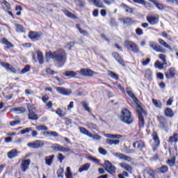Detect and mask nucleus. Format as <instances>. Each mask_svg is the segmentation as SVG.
I'll return each instance as SVG.
<instances>
[{"instance_id": "nucleus-1", "label": "nucleus", "mask_w": 178, "mask_h": 178, "mask_svg": "<svg viewBox=\"0 0 178 178\" xmlns=\"http://www.w3.org/2000/svg\"><path fill=\"white\" fill-rule=\"evenodd\" d=\"M126 92L129 95V97L132 98L134 102L136 104V111L138 113L139 124L142 127H144V124H145L144 118L147 116V113L145 112L144 108H143L141 105H140V101H138V99L136 97V96L134 95V93L131 91V89L130 88H126Z\"/></svg>"}, {"instance_id": "nucleus-2", "label": "nucleus", "mask_w": 178, "mask_h": 178, "mask_svg": "<svg viewBox=\"0 0 178 178\" xmlns=\"http://www.w3.org/2000/svg\"><path fill=\"white\" fill-rule=\"evenodd\" d=\"M46 58L55 59L59 63H64V62H66V53L63 49H58L54 52L47 51L46 52Z\"/></svg>"}, {"instance_id": "nucleus-3", "label": "nucleus", "mask_w": 178, "mask_h": 178, "mask_svg": "<svg viewBox=\"0 0 178 178\" xmlns=\"http://www.w3.org/2000/svg\"><path fill=\"white\" fill-rule=\"evenodd\" d=\"M120 119L122 123H125L126 124H131L134 122L133 116H131V113L127 108L122 110Z\"/></svg>"}, {"instance_id": "nucleus-4", "label": "nucleus", "mask_w": 178, "mask_h": 178, "mask_svg": "<svg viewBox=\"0 0 178 178\" xmlns=\"http://www.w3.org/2000/svg\"><path fill=\"white\" fill-rule=\"evenodd\" d=\"M125 48H127V49H130L134 52V54H138L140 52V49H138V46H137V44L134 43L132 41H125L124 44Z\"/></svg>"}, {"instance_id": "nucleus-5", "label": "nucleus", "mask_w": 178, "mask_h": 178, "mask_svg": "<svg viewBox=\"0 0 178 178\" xmlns=\"http://www.w3.org/2000/svg\"><path fill=\"white\" fill-rule=\"evenodd\" d=\"M28 106V118L29 119H31V120H38V117L37 116V114H35V107H34V105L29 104L27 105Z\"/></svg>"}, {"instance_id": "nucleus-6", "label": "nucleus", "mask_w": 178, "mask_h": 178, "mask_svg": "<svg viewBox=\"0 0 178 178\" xmlns=\"http://www.w3.org/2000/svg\"><path fill=\"white\" fill-rule=\"evenodd\" d=\"M149 46L155 52H160L161 54H166V49H163L161 45L155 42H149Z\"/></svg>"}, {"instance_id": "nucleus-7", "label": "nucleus", "mask_w": 178, "mask_h": 178, "mask_svg": "<svg viewBox=\"0 0 178 178\" xmlns=\"http://www.w3.org/2000/svg\"><path fill=\"white\" fill-rule=\"evenodd\" d=\"M51 148L54 151H59L60 152H70L72 151L69 147L66 145L62 146L59 144L53 145Z\"/></svg>"}, {"instance_id": "nucleus-8", "label": "nucleus", "mask_w": 178, "mask_h": 178, "mask_svg": "<svg viewBox=\"0 0 178 178\" xmlns=\"http://www.w3.org/2000/svg\"><path fill=\"white\" fill-rule=\"evenodd\" d=\"M27 145L29 147V148L37 149L41 148V147H44V143L42 140H35L33 143H28Z\"/></svg>"}, {"instance_id": "nucleus-9", "label": "nucleus", "mask_w": 178, "mask_h": 178, "mask_svg": "<svg viewBox=\"0 0 178 178\" xmlns=\"http://www.w3.org/2000/svg\"><path fill=\"white\" fill-rule=\"evenodd\" d=\"M105 165L106 170H107L108 173H111V175H113V173H116V167L112 165V163H110L109 161H105Z\"/></svg>"}, {"instance_id": "nucleus-10", "label": "nucleus", "mask_w": 178, "mask_h": 178, "mask_svg": "<svg viewBox=\"0 0 178 178\" xmlns=\"http://www.w3.org/2000/svg\"><path fill=\"white\" fill-rule=\"evenodd\" d=\"M79 73L82 74V76H86L88 77H92L94 74H98V73L94 72V71L90 69H81Z\"/></svg>"}, {"instance_id": "nucleus-11", "label": "nucleus", "mask_w": 178, "mask_h": 178, "mask_svg": "<svg viewBox=\"0 0 178 178\" xmlns=\"http://www.w3.org/2000/svg\"><path fill=\"white\" fill-rule=\"evenodd\" d=\"M147 20L151 26H155L159 22V16H148L147 17Z\"/></svg>"}, {"instance_id": "nucleus-12", "label": "nucleus", "mask_w": 178, "mask_h": 178, "mask_svg": "<svg viewBox=\"0 0 178 178\" xmlns=\"http://www.w3.org/2000/svg\"><path fill=\"white\" fill-rule=\"evenodd\" d=\"M113 155L116 156V158H118V159H122L123 161H127V162H131V161H133L131 157L126 156L122 153H113Z\"/></svg>"}, {"instance_id": "nucleus-13", "label": "nucleus", "mask_w": 178, "mask_h": 178, "mask_svg": "<svg viewBox=\"0 0 178 178\" xmlns=\"http://www.w3.org/2000/svg\"><path fill=\"white\" fill-rule=\"evenodd\" d=\"M56 90L59 94H61V95H70V94H72V90L70 89L67 90L62 87H56Z\"/></svg>"}, {"instance_id": "nucleus-14", "label": "nucleus", "mask_w": 178, "mask_h": 178, "mask_svg": "<svg viewBox=\"0 0 178 178\" xmlns=\"http://www.w3.org/2000/svg\"><path fill=\"white\" fill-rule=\"evenodd\" d=\"M133 147L135 149H139L142 151V149L145 147V144L142 140H136L135 143H133Z\"/></svg>"}, {"instance_id": "nucleus-15", "label": "nucleus", "mask_w": 178, "mask_h": 178, "mask_svg": "<svg viewBox=\"0 0 178 178\" xmlns=\"http://www.w3.org/2000/svg\"><path fill=\"white\" fill-rule=\"evenodd\" d=\"M30 163H31V161L29 159L22 161L21 163V170H22V172H26L29 169Z\"/></svg>"}, {"instance_id": "nucleus-16", "label": "nucleus", "mask_w": 178, "mask_h": 178, "mask_svg": "<svg viewBox=\"0 0 178 178\" xmlns=\"http://www.w3.org/2000/svg\"><path fill=\"white\" fill-rule=\"evenodd\" d=\"M165 76L166 79H174L175 76H176V70L173 67H170L168 72H165Z\"/></svg>"}, {"instance_id": "nucleus-17", "label": "nucleus", "mask_w": 178, "mask_h": 178, "mask_svg": "<svg viewBox=\"0 0 178 178\" xmlns=\"http://www.w3.org/2000/svg\"><path fill=\"white\" fill-rule=\"evenodd\" d=\"M29 37L32 41H38V40L41 38V34H39L37 32H31Z\"/></svg>"}, {"instance_id": "nucleus-18", "label": "nucleus", "mask_w": 178, "mask_h": 178, "mask_svg": "<svg viewBox=\"0 0 178 178\" xmlns=\"http://www.w3.org/2000/svg\"><path fill=\"white\" fill-rule=\"evenodd\" d=\"M158 119L159 121L160 127L166 129L168 128V122H166L165 118L159 117Z\"/></svg>"}, {"instance_id": "nucleus-19", "label": "nucleus", "mask_w": 178, "mask_h": 178, "mask_svg": "<svg viewBox=\"0 0 178 178\" xmlns=\"http://www.w3.org/2000/svg\"><path fill=\"white\" fill-rule=\"evenodd\" d=\"M26 108L24 107H17L10 109V112H15L17 115H21V113H24L26 112Z\"/></svg>"}, {"instance_id": "nucleus-20", "label": "nucleus", "mask_w": 178, "mask_h": 178, "mask_svg": "<svg viewBox=\"0 0 178 178\" xmlns=\"http://www.w3.org/2000/svg\"><path fill=\"white\" fill-rule=\"evenodd\" d=\"M1 66H3V67H5V69L9 70L12 73H16V69H15V67H13V66L10 65L9 63H6L3 62L1 63Z\"/></svg>"}, {"instance_id": "nucleus-21", "label": "nucleus", "mask_w": 178, "mask_h": 178, "mask_svg": "<svg viewBox=\"0 0 178 178\" xmlns=\"http://www.w3.org/2000/svg\"><path fill=\"white\" fill-rule=\"evenodd\" d=\"M55 159L54 155L47 156L44 157L45 163L47 166H51L52 163H54V159Z\"/></svg>"}, {"instance_id": "nucleus-22", "label": "nucleus", "mask_w": 178, "mask_h": 178, "mask_svg": "<svg viewBox=\"0 0 178 178\" xmlns=\"http://www.w3.org/2000/svg\"><path fill=\"white\" fill-rule=\"evenodd\" d=\"M113 58H115L117 62L120 63V65H122V66H124V62L123 61V59H122V57L119 55L118 52H113Z\"/></svg>"}, {"instance_id": "nucleus-23", "label": "nucleus", "mask_w": 178, "mask_h": 178, "mask_svg": "<svg viewBox=\"0 0 178 178\" xmlns=\"http://www.w3.org/2000/svg\"><path fill=\"white\" fill-rule=\"evenodd\" d=\"M104 137H106L107 138H112L114 140H119L120 138H122V135L120 134H104Z\"/></svg>"}, {"instance_id": "nucleus-24", "label": "nucleus", "mask_w": 178, "mask_h": 178, "mask_svg": "<svg viewBox=\"0 0 178 178\" xmlns=\"http://www.w3.org/2000/svg\"><path fill=\"white\" fill-rule=\"evenodd\" d=\"M153 140L156 143L153 147V151H156L158 147H159V138L155 134H153Z\"/></svg>"}, {"instance_id": "nucleus-25", "label": "nucleus", "mask_w": 178, "mask_h": 178, "mask_svg": "<svg viewBox=\"0 0 178 178\" xmlns=\"http://www.w3.org/2000/svg\"><path fill=\"white\" fill-rule=\"evenodd\" d=\"M158 42H159L160 45H162L164 48H167L170 51H172V47L168 44L165 40L163 39H159Z\"/></svg>"}, {"instance_id": "nucleus-26", "label": "nucleus", "mask_w": 178, "mask_h": 178, "mask_svg": "<svg viewBox=\"0 0 178 178\" xmlns=\"http://www.w3.org/2000/svg\"><path fill=\"white\" fill-rule=\"evenodd\" d=\"M166 64H163V63H161V61L159 60H156L154 63V67L156 69H159V70H163V69H165V65Z\"/></svg>"}, {"instance_id": "nucleus-27", "label": "nucleus", "mask_w": 178, "mask_h": 178, "mask_svg": "<svg viewBox=\"0 0 178 178\" xmlns=\"http://www.w3.org/2000/svg\"><path fill=\"white\" fill-rule=\"evenodd\" d=\"M7 155L9 159H13V158H16L17 155V150L16 149H12L8 152Z\"/></svg>"}, {"instance_id": "nucleus-28", "label": "nucleus", "mask_w": 178, "mask_h": 178, "mask_svg": "<svg viewBox=\"0 0 178 178\" xmlns=\"http://www.w3.org/2000/svg\"><path fill=\"white\" fill-rule=\"evenodd\" d=\"M177 141H178V133L175 132L173 134L172 136L169 138L168 143H171L172 144L173 143H177Z\"/></svg>"}, {"instance_id": "nucleus-29", "label": "nucleus", "mask_w": 178, "mask_h": 178, "mask_svg": "<svg viewBox=\"0 0 178 178\" xmlns=\"http://www.w3.org/2000/svg\"><path fill=\"white\" fill-rule=\"evenodd\" d=\"M106 144H108V145H119V144H120V140L106 139Z\"/></svg>"}, {"instance_id": "nucleus-30", "label": "nucleus", "mask_w": 178, "mask_h": 178, "mask_svg": "<svg viewBox=\"0 0 178 178\" xmlns=\"http://www.w3.org/2000/svg\"><path fill=\"white\" fill-rule=\"evenodd\" d=\"M164 113H165V116H167V118H173V116H175V113L170 108H167L164 111Z\"/></svg>"}, {"instance_id": "nucleus-31", "label": "nucleus", "mask_w": 178, "mask_h": 178, "mask_svg": "<svg viewBox=\"0 0 178 178\" xmlns=\"http://www.w3.org/2000/svg\"><path fill=\"white\" fill-rule=\"evenodd\" d=\"M120 165L121 166V168H122V169H124V170H127V172H129V173H131V172H133L131 166L127 165V163H121Z\"/></svg>"}, {"instance_id": "nucleus-32", "label": "nucleus", "mask_w": 178, "mask_h": 178, "mask_svg": "<svg viewBox=\"0 0 178 178\" xmlns=\"http://www.w3.org/2000/svg\"><path fill=\"white\" fill-rule=\"evenodd\" d=\"M44 136L47 137H58L59 134L55 131H46L43 133Z\"/></svg>"}, {"instance_id": "nucleus-33", "label": "nucleus", "mask_w": 178, "mask_h": 178, "mask_svg": "<svg viewBox=\"0 0 178 178\" xmlns=\"http://www.w3.org/2000/svg\"><path fill=\"white\" fill-rule=\"evenodd\" d=\"M63 74L66 77H76V76H77V72L74 71H65Z\"/></svg>"}, {"instance_id": "nucleus-34", "label": "nucleus", "mask_w": 178, "mask_h": 178, "mask_svg": "<svg viewBox=\"0 0 178 178\" xmlns=\"http://www.w3.org/2000/svg\"><path fill=\"white\" fill-rule=\"evenodd\" d=\"M90 163L84 164L79 169V173H83V172H87V170L90 169Z\"/></svg>"}, {"instance_id": "nucleus-35", "label": "nucleus", "mask_w": 178, "mask_h": 178, "mask_svg": "<svg viewBox=\"0 0 178 178\" xmlns=\"http://www.w3.org/2000/svg\"><path fill=\"white\" fill-rule=\"evenodd\" d=\"M37 56L39 63L42 65V63H44V55H42L41 51H37Z\"/></svg>"}, {"instance_id": "nucleus-36", "label": "nucleus", "mask_w": 178, "mask_h": 178, "mask_svg": "<svg viewBox=\"0 0 178 178\" xmlns=\"http://www.w3.org/2000/svg\"><path fill=\"white\" fill-rule=\"evenodd\" d=\"M63 12H64L65 15H66L67 17H70L71 19H77V16L70 13L69 10H63Z\"/></svg>"}, {"instance_id": "nucleus-37", "label": "nucleus", "mask_w": 178, "mask_h": 178, "mask_svg": "<svg viewBox=\"0 0 178 178\" xmlns=\"http://www.w3.org/2000/svg\"><path fill=\"white\" fill-rule=\"evenodd\" d=\"M79 131L82 134L88 136V137H90V136H91V132L88 131V130L86 129V128L84 127H79Z\"/></svg>"}, {"instance_id": "nucleus-38", "label": "nucleus", "mask_w": 178, "mask_h": 178, "mask_svg": "<svg viewBox=\"0 0 178 178\" xmlns=\"http://www.w3.org/2000/svg\"><path fill=\"white\" fill-rule=\"evenodd\" d=\"M93 4L96 8H105V4L102 1H94Z\"/></svg>"}, {"instance_id": "nucleus-39", "label": "nucleus", "mask_w": 178, "mask_h": 178, "mask_svg": "<svg viewBox=\"0 0 178 178\" xmlns=\"http://www.w3.org/2000/svg\"><path fill=\"white\" fill-rule=\"evenodd\" d=\"M159 59L162 60L163 65H168V61L166 60V55L163 54H159Z\"/></svg>"}, {"instance_id": "nucleus-40", "label": "nucleus", "mask_w": 178, "mask_h": 178, "mask_svg": "<svg viewBox=\"0 0 178 178\" xmlns=\"http://www.w3.org/2000/svg\"><path fill=\"white\" fill-rule=\"evenodd\" d=\"M1 6L5 10H9V9H10V4H9V3H8V1H2Z\"/></svg>"}, {"instance_id": "nucleus-41", "label": "nucleus", "mask_w": 178, "mask_h": 178, "mask_svg": "<svg viewBox=\"0 0 178 178\" xmlns=\"http://www.w3.org/2000/svg\"><path fill=\"white\" fill-rule=\"evenodd\" d=\"M136 3H140L141 5H145L146 8H152V5L149 3H147L145 1H135Z\"/></svg>"}, {"instance_id": "nucleus-42", "label": "nucleus", "mask_w": 178, "mask_h": 178, "mask_svg": "<svg viewBox=\"0 0 178 178\" xmlns=\"http://www.w3.org/2000/svg\"><path fill=\"white\" fill-rule=\"evenodd\" d=\"M145 77L148 80H152V71L151 70H147L145 71Z\"/></svg>"}, {"instance_id": "nucleus-43", "label": "nucleus", "mask_w": 178, "mask_h": 178, "mask_svg": "<svg viewBox=\"0 0 178 178\" xmlns=\"http://www.w3.org/2000/svg\"><path fill=\"white\" fill-rule=\"evenodd\" d=\"M108 73L111 78L114 79V80H119V75H118L116 73L112 71H108Z\"/></svg>"}, {"instance_id": "nucleus-44", "label": "nucleus", "mask_w": 178, "mask_h": 178, "mask_svg": "<svg viewBox=\"0 0 178 178\" xmlns=\"http://www.w3.org/2000/svg\"><path fill=\"white\" fill-rule=\"evenodd\" d=\"M2 42L3 44H5V45H6L8 48H13V44L8 41V40H6V38L2 39Z\"/></svg>"}, {"instance_id": "nucleus-45", "label": "nucleus", "mask_w": 178, "mask_h": 178, "mask_svg": "<svg viewBox=\"0 0 178 178\" xmlns=\"http://www.w3.org/2000/svg\"><path fill=\"white\" fill-rule=\"evenodd\" d=\"M152 5H155L160 10H162V9H163V5H162L161 3H159L155 1H152Z\"/></svg>"}, {"instance_id": "nucleus-46", "label": "nucleus", "mask_w": 178, "mask_h": 178, "mask_svg": "<svg viewBox=\"0 0 178 178\" xmlns=\"http://www.w3.org/2000/svg\"><path fill=\"white\" fill-rule=\"evenodd\" d=\"M89 137L90 138H93V140H96L97 141H99V140H101L102 138L101 136H99V135L98 134H92L90 133V136H89Z\"/></svg>"}, {"instance_id": "nucleus-47", "label": "nucleus", "mask_w": 178, "mask_h": 178, "mask_svg": "<svg viewBox=\"0 0 178 178\" xmlns=\"http://www.w3.org/2000/svg\"><path fill=\"white\" fill-rule=\"evenodd\" d=\"M65 177L66 178H73V175H72V171H70V168H67V171L65 173Z\"/></svg>"}, {"instance_id": "nucleus-48", "label": "nucleus", "mask_w": 178, "mask_h": 178, "mask_svg": "<svg viewBox=\"0 0 178 178\" xmlns=\"http://www.w3.org/2000/svg\"><path fill=\"white\" fill-rule=\"evenodd\" d=\"M81 105L82 106H83L85 111H87V112H89V113L91 112V108L88 107V104L86 102H82Z\"/></svg>"}, {"instance_id": "nucleus-49", "label": "nucleus", "mask_w": 178, "mask_h": 178, "mask_svg": "<svg viewBox=\"0 0 178 178\" xmlns=\"http://www.w3.org/2000/svg\"><path fill=\"white\" fill-rule=\"evenodd\" d=\"M87 127L88 129H90V130H97V125L92 122H88Z\"/></svg>"}, {"instance_id": "nucleus-50", "label": "nucleus", "mask_w": 178, "mask_h": 178, "mask_svg": "<svg viewBox=\"0 0 178 178\" xmlns=\"http://www.w3.org/2000/svg\"><path fill=\"white\" fill-rule=\"evenodd\" d=\"M152 103L156 106V108H162V103H161V102H158L156 99H153Z\"/></svg>"}, {"instance_id": "nucleus-51", "label": "nucleus", "mask_w": 178, "mask_h": 178, "mask_svg": "<svg viewBox=\"0 0 178 178\" xmlns=\"http://www.w3.org/2000/svg\"><path fill=\"white\" fill-rule=\"evenodd\" d=\"M158 171L160 173H166V172H168V166L163 165L161 168H158Z\"/></svg>"}, {"instance_id": "nucleus-52", "label": "nucleus", "mask_w": 178, "mask_h": 178, "mask_svg": "<svg viewBox=\"0 0 178 178\" xmlns=\"http://www.w3.org/2000/svg\"><path fill=\"white\" fill-rule=\"evenodd\" d=\"M122 8H123V9H124L125 12H127V13H132L133 12V10L131 8L124 4L122 5Z\"/></svg>"}, {"instance_id": "nucleus-53", "label": "nucleus", "mask_w": 178, "mask_h": 178, "mask_svg": "<svg viewBox=\"0 0 178 178\" xmlns=\"http://www.w3.org/2000/svg\"><path fill=\"white\" fill-rule=\"evenodd\" d=\"M56 113L57 115H58V116H60V118H65V115H66L65 113V112H63V111H62L61 109H58L56 111Z\"/></svg>"}, {"instance_id": "nucleus-54", "label": "nucleus", "mask_w": 178, "mask_h": 178, "mask_svg": "<svg viewBox=\"0 0 178 178\" xmlns=\"http://www.w3.org/2000/svg\"><path fill=\"white\" fill-rule=\"evenodd\" d=\"M146 172L147 175H149V176H151L152 178H154V177L155 176V172L151 168L146 169Z\"/></svg>"}, {"instance_id": "nucleus-55", "label": "nucleus", "mask_w": 178, "mask_h": 178, "mask_svg": "<svg viewBox=\"0 0 178 178\" xmlns=\"http://www.w3.org/2000/svg\"><path fill=\"white\" fill-rule=\"evenodd\" d=\"M37 130H39V131H47L48 130V127L44 126V125H39L36 127Z\"/></svg>"}, {"instance_id": "nucleus-56", "label": "nucleus", "mask_w": 178, "mask_h": 178, "mask_svg": "<svg viewBox=\"0 0 178 178\" xmlns=\"http://www.w3.org/2000/svg\"><path fill=\"white\" fill-rule=\"evenodd\" d=\"M30 72V66L26 65L22 71L21 74H24L25 73H29Z\"/></svg>"}, {"instance_id": "nucleus-57", "label": "nucleus", "mask_w": 178, "mask_h": 178, "mask_svg": "<svg viewBox=\"0 0 178 178\" xmlns=\"http://www.w3.org/2000/svg\"><path fill=\"white\" fill-rule=\"evenodd\" d=\"M76 27L79 31L81 33V34H83V35H87V34H88V33L86 30H83L81 28H80L79 25H76Z\"/></svg>"}, {"instance_id": "nucleus-58", "label": "nucleus", "mask_w": 178, "mask_h": 178, "mask_svg": "<svg viewBox=\"0 0 178 178\" xmlns=\"http://www.w3.org/2000/svg\"><path fill=\"white\" fill-rule=\"evenodd\" d=\"M15 27L17 33H23V26H22V25L15 24Z\"/></svg>"}, {"instance_id": "nucleus-59", "label": "nucleus", "mask_w": 178, "mask_h": 178, "mask_svg": "<svg viewBox=\"0 0 178 178\" xmlns=\"http://www.w3.org/2000/svg\"><path fill=\"white\" fill-rule=\"evenodd\" d=\"M74 42H70L66 44L67 49H72L74 47Z\"/></svg>"}, {"instance_id": "nucleus-60", "label": "nucleus", "mask_w": 178, "mask_h": 178, "mask_svg": "<svg viewBox=\"0 0 178 178\" xmlns=\"http://www.w3.org/2000/svg\"><path fill=\"white\" fill-rule=\"evenodd\" d=\"M123 22L126 24H131V23H133V20L130 18H124Z\"/></svg>"}, {"instance_id": "nucleus-61", "label": "nucleus", "mask_w": 178, "mask_h": 178, "mask_svg": "<svg viewBox=\"0 0 178 178\" xmlns=\"http://www.w3.org/2000/svg\"><path fill=\"white\" fill-rule=\"evenodd\" d=\"M124 149H125L123 150V152H125V154H134V152H136V151L133 149H128L127 147H125Z\"/></svg>"}, {"instance_id": "nucleus-62", "label": "nucleus", "mask_w": 178, "mask_h": 178, "mask_svg": "<svg viewBox=\"0 0 178 178\" xmlns=\"http://www.w3.org/2000/svg\"><path fill=\"white\" fill-rule=\"evenodd\" d=\"M33 129L31 128H26L21 131V134H26V133H30Z\"/></svg>"}, {"instance_id": "nucleus-63", "label": "nucleus", "mask_w": 178, "mask_h": 178, "mask_svg": "<svg viewBox=\"0 0 178 178\" xmlns=\"http://www.w3.org/2000/svg\"><path fill=\"white\" fill-rule=\"evenodd\" d=\"M99 152L102 154V155H106V151L102 147L99 148Z\"/></svg>"}, {"instance_id": "nucleus-64", "label": "nucleus", "mask_w": 178, "mask_h": 178, "mask_svg": "<svg viewBox=\"0 0 178 178\" xmlns=\"http://www.w3.org/2000/svg\"><path fill=\"white\" fill-rule=\"evenodd\" d=\"M168 164L169 165V166H173L175 165V159H169L168 161Z\"/></svg>"}]
</instances>
